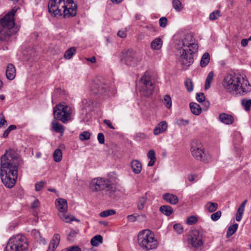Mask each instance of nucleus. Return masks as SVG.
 <instances>
[{
  "mask_svg": "<svg viewBox=\"0 0 251 251\" xmlns=\"http://www.w3.org/2000/svg\"><path fill=\"white\" fill-rule=\"evenodd\" d=\"M24 161L17 151L12 149L6 150L0 157V176L5 187L11 188L15 185L18 169L22 166Z\"/></svg>",
  "mask_w": 251,
  "mask_h": 251,
  "instance_id": "1",
  "label": "nucleus"
},
{
  "mask_svg": "<svg viewBox=\"0 0 251 251\" xmlns=\"http://www.w3.org/2000/svg\"><path fill=\"white\" fill-rule=\"evenodd\" d=\"M224 89L232 95L244 96L251 92V85L238 74L226 75L222 81Z\"/></svg>",
  "mask_w": 251,
  "mask_h": 251,
  "instance_id": "2",
  "label": "nucleus"
},
{
  "mask_svg": "<svg viewBox=\"0 0 251 251\" xmlns=\"http://www.w3.org/2000/svg\"><path fill=\"white\" fill-rule=\"evenodd\" d=\"M15 11L12 10L0 20V40L8 41L10 36L19 31L15 26L14 21Z\"/></svg>",
  "mask_w": 251,
  "mask_h": 251,
  "instance_id": "3",
  "label": "nucleus"
},
{
  "mask_svg": "<svg viewBox=\"0 0 251 251\" xmlns=\"http://www.w3.org/2000/svg\"><path fill=\"white\" fill-rule=\"evenodd\" d=\"M198 44L196 40L179 48V61L184 69H186L193 63V54L198 51Z\"/></svg>",
  "mask_w": 251,
  "mask_h": 251,
  "instance_id": "4",
  "label": "nucleus"
},
{
  "mask_svg": "<svg viewBox=\"0 0 251 251\" xmlns=\"http://www.w3.org/2000/svg\"><path fill=\"white\" fill-rule=\"evenodd\" d=\"M137 242L140 247L146 251L155 249L158 246L154 234L149 229L143 230L138 233Z\"/></svg>",
  "mask_w": 251,
  "mask_h": 251,
  "instance_id": "5",
  "label": "nucleus"
},
{
  "mask_svg": "<svg viewBox=\"0 0 251 251\" xmlns=\"http://www.w3.org/2000/svg\"><path fill=\"white\" fill-rule=\"evenodd\" d=\"M90 188L93 191L105 190L109 194L114 193L116 190L111 181L104 177H97L92 179L90 183Z\"/></svg>",
  "mask_w": 251,
  "mask_h": 251,
  "instance_id": "6",
  "label": "nucleus"
},
{
  "mask_svg": "<svg viewBox=\"0 0 251 251\" xmlns=\"http://www.w3.org/2000/svg\"><path fill=\"white\" fill-rule=\"evenodd\" d=\"M27 248L28 244L25 237L18 234L9 240L4 251H25Z\"/></svg>",
  "mask_w": 251,
  "mask_h": 251,
  "instance_id": "7",
  "label": "nucleus"
},
{
  "mask_svg": "<svg viewBox=\"0 0 251 251\" xmlns=\"http://www.w3.org/2000/svg\"><path fill=\"white\" fill-rule=\"evenodd\" d=\"M142 59V55L133 50H125L122 52L121 61L128 66H136L140 63Z\"/></svg>",
  "mask_w": 251,
  "mask_h": 251,
  "instance_id": "8",
  "label": "nucleus"
},
{
  "mask_svg": "<svg viewBox=\"0 0 251 251\" xmlns=\"http://www.w3.org/2000/svg\"><path fill=\"white\" fill-rule=\"evenodd\" d=\"M191 151L193 156L197 160L207 163L211 160V156L209 154L204 153V149L202 145L198 140H195L192 142Z\"/></svg>",
  "mask_w": 251,
  "mask_h": 251,
  "instance_id": "9",
  "label": "nucleus"
},
{
  "mask_svg": "<svg viewBox=\"0 0 251 251\" xmlns=\"http://www.w3.org/2000/svg\"><path fill=\"white\" fill-rule=\"evenodd\" d=\"M141 91L146 97L151 96L154 91L153 83L151 80V76L149 72H146L141 77L140 82Z\"/></svg>",
  "mask_w": 251,
  "mask_h": 251,
  "instance_id": "10",
  "label": "nucleus"
},
{
  "mask_svg": "<svg viewBox=\"0 0 251 251\" xmlns=\"http://www.w3.org/2000/svg\"><path fill=\"white\" fill-rule=\"evenodd\" d=\"M92 92L99 96L106 95L108 92V86L102 78H96L91 85Z\"/></svg>",
  "mask_w": 251,
  "mask_h": 251,
  "instance_id": "11",
  "label": "nucleus"
},
{
  "mask_svg": "<svg viewBox=\"0 0 251 251\" xmlns=\"http://www.w3.org/2000/svg\"><path fill=\"white\" fill-rule=\"evenodd\" d=\"M188 242L196 250H201L203 242L202 234L197 230H192L188 239Z\"/></svg>",
  "mask_w": 251,
  "mask_h": 251,
  "instance_id": "12",
  "label": "nucleus"
},
{
  "mask_svg": "<svg viewBox=\"0 0 251 251\" xmlns=\"http://www.w3.org/2000/svg\"><path fill=\"white\" fill-rule=\"evenodd\" d=\"M64 18L74 17L76 15L77 4L74 0H64Z\"/></svg>",
  "mask_w": 251,
  "mask_h": 251,
  "instance_id": "13",
  "label": "nucleus"
},
{
  "mask_svg": "<svg viewBox=\"0 0 251 251\" xmlns=\"http://www.w3.org/2000/svg\"><path fill=\"white\" fill-rule=\"evenodd\" d=\"M62 0H50L48 4L49 12L55 17H59L62 16L61 9L63 6H60Z\"/></svg>",
  "mask_w": 251,
  "mask_h": 251,
  "instance_id": "14",
  "label": "nucleus"
},
{
  "mask_svg": "<svg viewBox=\"0 0 251 251\" xmlns=\"http://www.w3.org/2000/svg\"><path fill=\"white\" fill-rule=\"evenodd\" d=\"M75 115V109L73 105L66 104L64 102V124L72 122Z\"/></svg>",
  "mask_w": 251,
  "mask_h": 251,
  "instance_id": "15",
  "label": "nucleus"
},
{
  "mask_svg": "<svg viewBox=\"0 0 251 251\" xmlns=\"http://www.w3.org/2000/svg\"><path fill=\"white\" fill-rule=\"evenodd\" d=\"M194 41H195V39L193 35L191 34H187L185 35L182 39L178 41L176 45V48L177 50H179V48L183 47V46L187 45V44Z\"/></svg>",
  "mask_w": 251,
  "mask_h": 251,
  "instance_id": "16",
  "label": "nucleus"
},
{
  "mask_svg": "<svg viewBox=\"0 0 251 251\" xmlns=\"http://www.w3.org/2000/svg\"><path fill=\"white\" fill-rule=\"evenodd\" d=\"M54 120L63 122V104L60 103L53 108Z\"/></svg>",
  "mask_w": 251,
  "mask_h": 251,
  "instance_id": "17",
  "label": "nucleus"
},
{
  "mask_svg": "<svg viewBox=\"0 0 251 251\" xmlns=\"http://www.w3.org/2000/svg\"><path fill=\"white\" fill-rule=\"evenodd\" d=\"M219 120L226 125H231L234 121V119L231 115L222 113L219 115Z\"/></svg>",
  "mask_w": 251,
  "mask_h": 251,
  "instance_id": "18",
  "label": "nucleus"
},
{
  "mask_svg": "<svg viewBox=\"0 0 251 251\" xmlns=\"http://www.w3.org/2000/svg\"><path fill=\"white\" fill-rule=\"evenodd\" d=\"M60 240V236L58 234H55L51 240L47 251H54L57 247Z\"/></svg>",
  "mask_w": 251,
  "mask_h": 251,
  "instance_id": "19",
  "label": "nucleus"
},
{
  "mask_svg": "<svg viewBox=\"0 0 251 251\" xmlns=\"http://www.w3.org/2000/svg\"><path fill=\"white\" fill-rule=\"evenodd\" d=\"M6 77L10 80H13L16 76V69L12 64H8L5 71Z\"/></svg>",
  "mask_w": 251,
  "mask_h": 251,
  "instance_id": "20",
  "label": "nucleus"
},
{
  "mask_svg": "<svg viewBox=\"0 0 251 251\" xmlns=\"http://www.w3.org/2000/svg\"><path fill=\"white\" fill-rule=\"evenodd\" d=\"M167 124L165 121L160 122L153 130V133L157 135L165 131L167 128Z\"/></svg>",
  "mask_w": 251,
  "mask_h": 251,
  "instance_id": "21",
  "label": "nucleus"
},
{
  "mask_svg": "<svg viewBox=\"0 0 251 251\" xmlns=\"http://www.w3.org/2000/svg\"><path fill=\"white\" fill-rule=\"evenodd\" d=\"M163 199L171 204H176L178 201V199L176 195L170 193H165L163 196Z\"/></svg>",
  "mask_w": 251,
  "mask_h": 251,
  "instance_id": "22",
  "label": "nucleus"
},
{
  "mask_svg": "<svg viewBox=\"0 0 251 251\" xmlns=\"http://www.w3.org/2000/svg\"><path fill=\"white\" fill-rule=\"evenodd\" d=\"M247 201V200H245L244 201L242 202V203L240 205L239 207L238 208L236 214V220L237 222H240L242 218V216L245 210V205Z\"/></svg>",
  "mask_w": 251,
  "mask_h": 251,
  "instance_id": "23",
  "label": "nucleus"
},
{
  "mask_svg": "<svg viewBox=\"0 0 251 251\" xmlns=\"http://www.w3.org/2000/svg\"><path fill=\"white\" fill-rule=\"evenodd\" d=\"M131 167L132 171L135 174H139L142 170V164L141 162L137 160H133L131 162Z\"/></svg>",
  "mask_w": 251,
  "mask_h": 251,
  "instance_id": "24",
  "label": "nucleus"
},
{
  "mask_svg": "<svg viewBox=\"0 0 251 251\" xmlns=\"http://www.w3.org/2000/svg\"><path fill=\"white\" fill-rule=\"evenodd\" d=\"M163 45V41L160 38H156L151 43V47L153 50H160Z\"/></svg>",
  "mask_w": 251,
  "mask_h": 251,
  "instance_id": "25",
  "label": "nucleus"
},
{
  "mask_svg": "<svg viewBox=\"0 0 251 251\" xmlns=\"http://www.w3.org/2000/svg\"><path fill=\"white\" fill-rule=\"evenodd\" d=\"M189 106L191 111L193 114L199 115L201 114V108L200 105L195 102H191Z\"/></svg>",
  "mask_w": 251,
  "mask_h": 251,
  "instance_id": "26",
  "label": "nucleus"
},
{
  "mask_svg": "<svg viewBox=\"0 0 251 251\" xmlns=\"http://www.w3.org/2000/svg\"><path fill=\"white\" fill-rule=\"evenodd\" d=\"M147 156L150 161L148 163V166L151 167L154 165L156 161L155 153L154 150H151L149 151Z\"/></svg>",
  "mask_w": 251,
  "mask_h": 251,
  "instance_id": "27",
  "label": "nucleus"
},
{
  "mask_svg": "<svg viewBox=\"0 0 251 251\" xmlns=\"http://www.w3.org/2000/svg\"><path fill=\"white\" fill-rule=\"evenodd\" d=\"M103 238L100 235H97L91 240V244L93 247H97L102 243Z\"/></svg>",
  "mask_w": 251,
  "mask_h": 251,
  "instance_id": "28",
  "label": "nucleus"
},
{
  "mask_svg": "<svg viewBox=\"0 0 251 251\" xmlns=\"http://www.w3.org/2000/svg\"><path fill=\"white\" fill-rule=\"evenodd\" d=\"M159 210L162 213L167 216L171 215L173 212L172 207L167 205L160 206Z\"/></svg>",
  "mask_w": 251,
  "mask_h": 251,
  "instance_id": "29",
  "label": "nucleus"
},
{
  "mask_svg": "<svg viewBox=\"0 0 251 251\" xmlns=\"http://www.w3.org/2000/svg\"><path fill=\"white\" fill-rule=\"evenodd\" d=\"M210 61V55L209 53H204L201 59L200 65L201 67L203 68L206 67Z\"/></svg>",
  "mask_w": 251,
  "mask_h": 251,
  "instance_id": "30",
  "label": "nucleus"
},
{
  "mask_svg": "<svg viewBox=\"0 0 251 251\" xmlns=\"http://www.w3.org/2000/svg\"><path fill=\"white\" fill-rule=\"evenodd\" d=\"M76 49L75 47H73L67 50L64 54V58L66 59H71L74 54L76 52Z\"/></svg>",
  "mask_w": 251,
  "mask_h": 251,
  "instance_id": "31",
  "label": "nucleus"
},
{
  "mask_svg": "<svg viewBox=\"0 0 251 251\" xmlns=\"http://www.w3.org/2000/svg\"><path fill=\"white\" fill-rule=\"evenodd\" d=\"M55 205L59 211L58 215L61 218L63 216V199L61 198L57 199L55 201Z\"/></svg>",
  "mask_w": 251,
  "mask_h": 251,
  "instance_id": "32",
  "label": "nucleus"
},
{
  "mask_svg": "<svg viewBox=\"0 0 251 251\" xmlns=\"http://www.w3.org/2000/svg\"><path fill=\"white\" fill-rule=\"evenodd\" d=\"M205 208L209 212H213L217 210L218 204L216 202H208L205 204Z\"/></svg>",
  "mask_w": 251,
  "mask_h": 251,
  "instance_id": "33",
  "label": "nucleus"
},
{
  "mask_svg": "<svg viewBox=\"0 0 251 251\" xmlns=\"http://www.w3.org/2000/svg\"><path fill=\"white\" fill-rule=\"evenodd\" d=\"M52 126L53 130L56 132L61 133L63 132V126L61 124H59L57 120H53L52 122Z\"/></svg>",
  "mask_w": 251,
  "mask_h": 251,
  "instance_id": "34",
  "label": "nucleus"
},
{
  "mask_svg": "<svg viewBox=\"0 0 251 251\" xmlns=\"http://www.w3.org/2000/svg\"><path fill=\"white\" fill-rule=\"evenodd\" d=\"M214 74L213 71L210 72L206 77L205 83V89L207 90L210 87L211 82H212Z\"/></svg>",
  "mask_w": 251,
  "mask_h": 251,
  "instance_id": "35",
  "label": "nucleus"
},
{
  "mask_svg": "<svg viewBox=\"0 0 251 251\" xmlns=\"http://www.w3.org/2000/svg\"><path fill=\"white\" fill-rule=\"evenodd\" d=\"M172 5L173 8L177 12H180L183 8V6L179 0H173Z\"/></svg>",
  "mask_w": 251,
  "mask_h": 251,
  "instance_id": "36",
  "label": "nucleus"
},
{
  "mask_svg": "<svg viewBox=\"0 0 251 251\" xmlns=\"http://www.w3.org/2000/svg\"><path fill=\"white\" fill-rule=\"evenodd\" d=\"M62 157V151L59 149H56V150H55V151H54V153L53 154V157L54 160L57 162H60L61 160Z\"/></svg>",
  "mask_w": 251,
  "mask_h": 251,
  "instance_id": "37",
  "label": "nucleus"
},
{
  "mask_svg": "<svg viewBox=\"0 0 251 251\" xmlns=\"http://www.w3.org/2000/svg\"><path fill=\"white\" fill-rule=\"evenodd\" d=\"M64 221L66 223H71L73 221H75L77 223L80 222V220L75 218L73 215H65L64 214Z\"/></svg>",
  "mask_w": 251,
  "mask_h": 251,
  "instance_id": "38",
  "label": "nucleus"
},
{
  "mask_svg": "<svg viewBox=\"0 0 251 251\" xmlns=\"http://www.w3.org/2000/svg\"><path fill=\"white\" fill-rule=\"evenodd\" d=\"M238 226V225L237 224L229 226L226 232V236L229 237L232 235L236 231Z\"/></svg>",
  "mask_w": 251,
  "mask_h": 251,
  "instance_id": "39",
  "label": "nucleus"
},
{
  "mask_svg": "<svg viewBox=\"0 0 251 251\" xmlns=\"http://www.w3.org/2000/svg\"><path fill=\"white\" fill-rule=\"evenodd\" d=\"M147 198L146 197H142L140 198L137 204L138 209L140 210H143L145 204L147 202Z\"/></svg>",
  "mask_w": 251,
  "mask_h": 251,
  "instance_id": "40",
  "label": "nucleus"
},
{
  "mask_svg": "<svg viewBox=\"0 0 251 251\" xmlns=\"http://www.w3.org/2000/svg\"><path fill=\"white\" fill-rule=\"evenodd\" d=\"M79 230H72L68 234L67 236V240L70 242H72L74 241L76 235L78 233Z\"/></svg>",
  "mask_w": 251,
  "mask_h": 251,
  "instance_id": "41",
  "label": "nucleus"
},
{
  "mask_svg": "<svg viewBox=\"0 0 251 251\" xmlns=\"http://www.w3.org/2000/svg\"><path fill=\"white\" fill-rule=\"evenodd\" d=\"M241 104L244 107L246 111H249L251 106V100L244 99L241 100Z\"/></svg>",
  "mask_w": 251,
  "mask_h": 251,
  "instance_id": "42",
  "label": "nucleus"
},
{
  "mask_svg": "<svg viewBox=\"0 0 251 251\" xmlns=\"http://www.w3.org/2000/svg\"><path fill=\"white\" fill-rule=\"evenodd\" d=\"M81 107L82 109H86L90 108L93 104V102L90 100L84 99L81 102Z\"/></svg>",
  "mask_w": 251,
  "mask_h": 251,
  "instance_id": "43",
  "label": "nucleus"
},
{
  "mask_svg": "<svg viewBox=\"0 0 251 251\" xmlns=\"http://www.w3.org/2000/svg\"><path fill=\"white\" fill-rule=\"evenodd\" d=\"M115 213V210L112 209H108L100 212V215L101 217H107L109 216L114 215Z\"/></svg>",
  "mask_w": 251,
  "mask_h": 251,
  "instance_id": "44",
  "label": "nucleus"
},
{
  "mask_svg": "<svg viewBox=\"0 0 251 251\" xmlns=\"http://www.w3.org/2000/svg\"><path fill=\"white\" fill-rule=\"evenodd\" d=\"M221 12L220 10H215L209 15V19L211 21H214L217 19L218 18L221 17Z\"/></svg>",
  "mask_w": 251,
  "mask_h": 251,
  "instance_id": "45",
  "label": "nucleus"
},
{
  "mask_svg": "<svg viewBox=\"0 0 251 251\" xmlns=\"http://www.w3.org/2000/svg\"><path fill=\"white\" fill-rule=\"evenodd\" d=\"M198 218L196 216H191L187 218L186 224L188 225H193L198 222Z\"/></svg>",
  "mask_w": 251,
  "mask_h": 251,
  "instance_id": "46",
  "label": "nucleus"
},
{
  "mask_svg": "<svg viewBox=\"0 0 251 251\" xmlns=\"http://www.w3.org/2000/svg\"><path fill=\"white\" fill-rule=\"evenodd\" d=\"M91 134L89 131H85L79 134V139L81 141L87 140L90 139Z\"/></svg>",
  "mask_w": 251,
  "mask_h": 251,
  "instance_id": "47",
  "label": "nucleus"
},
{
  "mask_svg": "<svg viewBox=\"0 0 251 251\" xmlns=\"http://www.w3.org/2000/svg\"><path fill=\"white\" fill-rule=\"evenodd\" d=\"M185 85L188 92H191L193 91V84L191 79L188 78L185 80Z\"/></svg>",
  "mask_w": 251,
  "mask_h": 251,
  "instance_id": "48",
  "label": "nucleus"
},
{
  "mask_svg": "<svg viewBox=\"0 0 251 251\" xmlns=\"http://www.w3.org/2000/svg\"><path fill=\"white\" fill-rule=\"evenodd\" d=\"M164 100L166 107L170 108L172 106V100L170 96L168 95H166L164 96Z\"/></svg>",
  "mask_w": 251,
  "mask_h": 251,
  "instance_id": "49",
  "label": "nucleus"
},
{
  "mask_svg": "<svg viewBox=\"0 0 251 251\" xmlns=\"http://www.w3.org/2000/svg\"><path fill=\"white\" fill-rule=\"evenodd\" d=\"M16 128V126L15 125H10L8 126V127L4 131L3 134V138H7L10 133V132L12 130H13Z\"/></svg>",
  "mask_w": 251,
  "mask_h": 251,
  "instance_id": "50",
  "label": "nucleus"
},
{
  "mask_svg": "<svg viewBox=\"0 0 251 251\" xmlns=\"http://www.w3.org/2000/svg\"><path fill=\"white\" fill-rule=\"evenodd\" d=\"M174 229L178 234H181L183 231V228L181 225L179 224H175L173 226Z\"/></svg>",
  "mask_w": 251,
  "mask_h": 251,
  "instance_id": "51",
  "label": "nucleus"
},
{
  "mask_svg": "<svg viewBox=\"0 0 251 251\" xmlns=\"http://www.w3.org/2000/svg\"><path fill=\"white\" fill-rule=\"evenodd\" d=\"M222 212L221 211H218L216 212L213 213L211 215V219L214 221H217L221 216Z\"/></svg>",
  "mask_w": 251,
  "mask_h": 251,
  "instance_id": "52",
  "label": "nucleus"
},
{
  "mask_svg": "<svg viewBox=\"0 0 251 251\" xmlns=\"http://www.w3.org/2000/svg\"><path fill=\"white\" fill-rule=\"evenodd\" d=\"M167 19L166 17H162L159 20V24L160 27L164 28L166 26L167 24Z\"/></svg>",
  "mask_w": 251,
  "mask_h": 251,
  "instance_id": "53",
  "label": "nucleus"
},
{
  "mask_svg": "<svg viewBox=\"0 0 251 251\" xmlns=\"http://www.w3.org/2000/svg\"><path fill=\"white\" fill-rule=\"evenodd\" d=\"M46 183L45 181H41L38 183L35 184V190L36 191H40L45 186Z\"/></svg>",
  "mask_w": 251,
  "mask_h": 251,
  "instance_id": "54",
  "label": "nucleus"
},
{
  "mask_svg": "<svg viewBox=\"0 0 251 251\" xmlns=\"http://www.w3.org/2000/svg\"><path fill=\"white\" fill-rule=\"evenodd\" d=\"M196 99L200 102H202L205 100V96L203 93H199L196 94Z\"/></svg>",
  "mask_w": 251,
  "mask_h": 251,
  "instance_id": "55",
  "label": "nucleus"
},
{
  "mask_svg": "<svg viewBox=\"0 0 251 251\" xmlns=\"http://www.w3.org/2000/svg\"><path fill=\"white\" fill-rule=\"evenodd\" d=\"M176 124L179 126H186L189 124V121L183 119H178Z\"/></svg>",
  "mask_w": 251,
  "mask_h": 251,
  "instance_id": "56",
  "label": "nucleus"
},
{
  "mask_svg": "<svg viewBox=\"0 0 251 251\" xmlns=\"http://www.w3.org/2000/svg\"><path fill=\"white\" fill-rule=\"evenodd\" d=\"M64 251H81L78 246H71L64 250Z\"/></svg>",
  "mask_w": 251,
  "mask_h": 251,
  "instance_id": "57",
  "label": "nucleus"
},
{
  "mask_svg": "<svg viewBox=\"0 0 251 251\" xmlns=\"http://www.w3.org/2000/svg\"><path fill=\"white\" fill-rule=\"evenodd\" d=\"M98 140L99 142L101 144H103L104 143V136L103 133H99L98 135Z\"/></svg>",
  "mask_w": 251,
  "mask_h": 251,
  "instance_id": "58",
  "label": "nucleus"
},
{
  "mask_svg": "<svg viewBox=\"0 0 251 251\" xmlns=\"http://www.w3.org/2000/svg\"><path fill=\"white\" fill-rule=\"evenodd\" d=\"M103 123L107 125L110 128L114 129V127L112 126L111 122L108 120H104Z\"/></svg>",
  "mask_w": 251,
  "mask_h": 251,
  "instance_id": "59",
  "label": "nucleus"
},
{
  "mask_svg": "<svg viewBox=\"0 0 251 251\" xmlns=\"http://www.w3.org/2000/svg\"><path fill=\"white\" fill-rule=\"evenodd\" d=\"M117 35L121 38H125L126 36V33L124 31L119 30L117 33Z\"/></svg>",
  "mask_w": 251,
  "mask_h": 251,
  "instance_id": "60",
  "label": "nucleus"
},
{
  "mask_svg": "<svg viewBox=\"0 0 251 251\" xmlns=\"http://www.w3.org/2000/svg\"><path fill=\"white\" fill-rule=\"evenodd\" d=\"M1 115H2V117L0 119V126H2L4 125H6V123H7V121L4 118V116L2 113L1 114Z\"/></svg>",
  "mask_w": 251,
  "mask_h": 251,
  "instance_id": "61",
  "label": "nucleus"
},
{
  "mask_svg": "<svg viewBox=\"0 0 251 251\" xmlns=\"http://www.w3.org/2000/svg\"><path fill=\"white\" fill-rule=\"evenodd\" d=\"M39 201L38 200H35L32 203L31 207L33 208H36L38 207L39 205Z\"/></svg>",
  "mask_w": 251,
  "mask_h": 251,
  "instance_id": "62",
  "label": "nucleus"
},
{
  "mask_svg": "<svg viewBox=\"0 0 251 251\" xmlns=\"http://www.w3.org/2000/svg\"><path fill=\"white\" fill-rule=\"evenodd\" d=\"M127 220L130 222H135L136 220V217L133 215H128L127 217Z\"/></svg>",
  "mask_w": 251,
  "mask_h": 251,
  "instance_id": "63",
  "label": "nucleus"
},
{
  "mask_svg": "<svg viewBox=\"0 0 251 251\" xmlns=\"http://www.w3.org/2000/svg\"><path fill=\"white\" fill-rule=\"evenodd\" d=\"M249 39H243L241 40V44L242 46L246 47L248 43Z\"/></svg>",
  "mask_w": 251,
  "mask_h": 251,
  "instance_id": "64",
  "label": "nucleus"
}]
</instances>
